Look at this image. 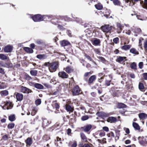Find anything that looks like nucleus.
I'll use <instances>...</instances> for the list:
<instances>
[{"mask_svg":"<svg viewBox=\"0 0 147 147\" xmlns=\"http://www.w3.org/2000/svg\"><path fill=\"white\" fill-rule=\"evenodd\" d=\"M80 138L84 142H88L87 138L85 134L83 132H81L80 134Z\"/></svg>","mask_w":147,"mask_h":147,"instance_id":"obj_29","label":"nucleus"},{"mask_svg":"<svg viewBox=\"0 0 147 147\" xmlns=\"http://www.w3.org/2000/svg\"><path fill=\"white\" fill-rule=\"evenodd\" d=\"M24 79L27 80H30L32 79V77L27 74L24 75Z\"/></svg>","mask_w":147,"mask_h":147,"instance_id":"obj_49","label":"nucleus"},{"mask_svg":"<svg viewBox=\"0 0 147 147\" xmlns=\"http://www.w3.org/2000/svg\"><path fill=\"white\" fill-rule=\"evenodd\" d=\"M123 26L120 23L117 22L116 23V27H113V28L116 30L117 33L119 34L121 33L123 30Z\"/></svg>","mask_w":147,"mask_h":147,"instance_id":"obj_10","label":"nucleus"},{"mask_svg":"<svg viewBox=\"0 0 147 147\" xmlns=\"http://www.w3.org/2000/svg\"><path fill=\"white\" fill-rule=\"evenodd\" d=\"M15 126V124L13 123H9L7 125V128L8 129H12Z\"/></svg>","mask_w":147,"mask_h":147,"instance_id":"obj_53","label":"nucleus"},{"mask_svg":"<svg viewBox=\"0 0 147 147\" xmlns=\"http://www.w3.org/2000/svg\"><path fill=\"white\" fill-rule=\"evenodd\" d=\"M71 144V147H76L77 146V142L76 140H74L73 142H72L70 141L69 143V145Z\"/></svg>","mask_w":147,"mask_h":147,"instance_id":"obj_40","label":"nucleus"},{"mask_svg":"<svg viewBox=\"0 0 147 147\" xmlns=\"http://www.w3.org/2000/svg\"><path fill=\"white\" fill-rule=\"evenodd\" d=\"M107 121L110 123H114L117 121V119L116 117H109L107 118Z\"/></svg>","mask_w":147,"mask_h":147,"instance_id":"obj_24","label":"nucleus"},{"mask_svg":"<svg viewBox=\"0 0 147 147\" xmlns=\"http://www.w3.org/2000/svg\"><path fill=\"white\" fill-rule=\"evenodd\" d=\"M131 68L134 70H136L137 69V66L136 63L134 62L132 63L130 65Z\"/></svg>","mask_w":147,"mask_h":147,"instance_id":"obj_39","label":"nucleus"},{"mask_svg":"<svg viewBox=\"0 0 147 147\" xmlns=\"http://www.w3.org/2000/svg\"><path fill=\"white\" fill-rule=\"evenodd\" d=\"M1 94L2 96H6L8 94V92L7 90L2 91L1 92Z\"/></svg>","mask_w":147,"mask_h":147,"instance_id":"obj_48","label":"nucleus"},{"mask_svg":"<svg viewBox=\"0 0 147 147\" xmlns=\"http://www.w3.org/2000/svg\"><path fill=\"white\" fill-rule=\"evenodd\" d=\"M8 57L3 54H0V59L2 60H7L8 59Z\"/></svg>","mask_w":147,"mask_h":147,"instance_id":"obj_41","label":"nucleus"},{"mask_svg":"<svg viewBox=\"0 0 147 147\" xmlns=\"http://www.w3.org/2000/svg\"><path fill=\"white\" fill-rule=\"evenodd\" d=\"M42 127L45 128L48 127L51 123V121L46 118H42Z\"/></svg>","mask_w":147,"mask_h":147,"instance_id":"obj_13","label":"nucleus"},{"mask_svg":"<svg viewBox=\"0 0 147 147\" xmlns=\"http://www.w3.org/2000/svg\"><path fill=\"white\" fill-rule=\"evenodd\" d=\"M36 57L40 60H43L46 59L47 56L45 54H38L36 55Z\"/></svg>","mask_w":147,"mask_h":147,"instance_id":"obj_32","label":"nucleus"},{"mask_svg":"<svg viewBox=\"0 0 147 147\" xmlns=\"http://www.w3.org/2000/svg\"><path fill=\"white\" fill-rule=\"evenodd\" d=\"M62 25H60L59 24H58V26H57V28L58 29H60L61 30H63L65 29V28H64L63 26H64L65 24H62Z\"/></svg>","mask_w":147,"mask_h":147,"instance_id":"obj_50","label":"nucleus"},{"mask_svg":"<svg viewBox=\"0 0 147 147\" xmlns=\"http://www.w3.org/2000/svg\"><path fill=\"white\" fill-rule=\"evenodd\" d=\"M5 66L7 68H12L13 67L12 64L10 62H7L5 63Z\"/></svg>","mask_w":147,"mask_h":147,"instance_id":"obj_52","label":"nucleus"},{"mask_svg":"<svg viewBox=\"0 0 147 147\" xmlns=\"http://www.w3.org/2000/svg\"><path fill=\"white\" fill-rule=\"evenodd\" d=\"M63 70H65L66 73L70 74L74 71V69L72 67L68 66L65 68H64Z\"/></svg>","mask_w":147,"mask_h":147,"instance_id":"obj_20","label":"nucleus"},{"mask_svg":"<svg viewBox=\"0 0 147 147\" xmlns=\"http://www.w3.org/2000/svg\"><path fill=\"white\" fill-rule=\"evenodd\" d=\"M26 146H30L33 143V140L32 138L28 137L26 140H25Z\"/></svg>","mask_w":147,"mask_h":147,"instance_id":"obj_26","label":"nucleus"},{"mask_svg":"<svg viewBox=\"0 0 147 147\" xmlns=\"http://www.w3.org/2000/svg\"><path fill=\"white\" fill-rule=\"evenodd\" d=\"M4 105L2 107L4 109L9 110L11 109L13 107V104L12 102L10 101L5 102Z\"/></svg>","mask_w":147,"mask_h":147,"instance_id":"obj_8","label":"nucleus"},{"mask_svg":"<svg viewBox=\"0 0 147 147\" xmlns=\"http://www.w3.org/2000/svg\"><path fill=\"white\" fill-rule=\"evenodd\" d=\"M139 143L141 145L144 146L147 144L146 139L143 136H139L138 138Z\"/></svg>","mask_w":147,"mask_h":147,"instance_id":"obj_12","label":"nucleus"},{"mask_svg":"<svg viewBox=\"0 0 147 147\" xmlns=\"http://www.w3.org/2000/svg\"><path fill=\"white\" fill-rule=\"evenodd\" d=\"M58 76L62 79H67L69 77V75L66 72L64 71H62L59 72L58 73Z\"/></svg>","mask_w":147,"mask_h":147,"instance_id":"obj_15","label":"nucleus"},{"mask_svg":"<svg viewBox=\"0 0 147 147\" xmlns=\"http://www.w3.org/2000/svg\"><path fill=\"white\" fill-rule=\"evenodd\" d=\"M16 96V99L18 101H21L23 99V95L20 93H17Z\"/></svg>","mask_w":147,"mask_h":147,"instance_id":"obj_28","label":"nucleus"},{"mask_svg":"<svg viewBox=\"0 0 147 147\" xmlns=\"http://www.w3.org/2000/svg\"><path fill=\"white\" fill-rule=\"evenodd\" d=\"M97 58L99 60L103 63L108 65L109 63L108 61L106 60L102 56H98Z\"/></svg>","mask_w":147,"mask_h":147,"instance_id":"obj_25","label":"nucleus"},{"mask_svg":"<svg viewBox=\"0 0 147 147\" xmlns=\"http://www.w3.org/2000/svg\"><path fill=\"white\" fill-rule=\"evenodd\" d=\"M31 18L35 22H39L42 21L47 20V18L49 19V16L44 15L42 16L40 14L32 15L31 16Z\"/></svg>","mask_w":147,"mask_h":147,"instance_id":"obj_2","label":"nucleus"},{"mask_svg":"<svg viewBox=\"0 0 147 147\" xmlns=\"http://www.w3.org/2000/svg\"><path fill=\"white\" fill-rule=\"evenodd\" d=\"M126 44V42L124 43V45L122 46L121 48L122 50L127 51L129 50L131 48V45H125Z\"/></svg>","mask_w":147,"mask_h":147,"instance_id":"obj_34","label":"nucleus"},{"mask_svg":"<svg viewBox=\"0 0 147 147\" xmlns=\"http://www.w3.org/2000/svg\"><path fill=\"white\" fill-rule=\"evenodd\" d=\"M13 47L10 45H8L5 47L3 49L4 52L5 53L11 52L13 50Z\"/></svg>","mask_w":147,"mask_h":147,"instance_id":"obj_22","label":"nucleus"},{"mask_svg":"<svg viewBox=\"0 0 147 147\" xmlns=\"http://www.w3.org/2000/svg\"><path fill=\"white\" fill-rule=\"evenodd\" d=\"M93 145L91 144H84L83 147H93Z\"/></svg>","mask_w":147,"mask_h":147,"instance_id":"obj_64","label":"nucleus"},{"mask_svg":"<svg viewBox=\"0 0 147 147\" xmlns=\"http://www.w3.org/2000/svg\"><path fill=\"white\" fill-rule=\"evenodd\" d=\"M132 126L135 130H140V127L138 123L134 122L132 123Z\"/></svg>","mask_w":147,"mask_h":147,"instance_id":"obj_31","label":"nucleus"},{"mask_svg":"<svg viewBox=\"0 0 147 147\" xmlns=\"http://www.w3.org/2000/svg\"><path fill=\"white\" fill-rule=\"evenodd\" d=\"M51 139L50 135L45 134L42 137V139L44 141L46 142Z\"/></svg>","mask_w":147,"mask_h":147,"instance_id":"obj_35","label":"nucleus"},{"mask_svg":"<svg viewBox=\"0 0 147 147\" xmlns=\"http://www.w3.org/2000/svg\"><path fill=\"white\" fill-rule=\"evenodd\" d=\"M86 2L89 5L93 4V2H95V0H87Z\"/></svg>","mask_w":147,"mask_h":147,"instance_id":"obj_63","label":"nucleus"},{"mask_svg":"<svg viewBox=\"0 0 147 147\" xmlns=\"http://www.w3.org/2000/svg\"><path fill=\"white\" fill-rule=\"evenodd\" d=\"M139 88L141 91L144 89V87L143 84L141 82H140L139 84Z\"/></svg>","mask_w":147,"mask_h":147,"instance_id":"obj_56","label":"nucleus"},{"mask_svg":"<svg viewBox=\"0 0 147 147\" xmlns=\"http://www.w3.org/2000/svg\"><path fill=\"white\" fill-rule=\"evenodd\" d=\"M9 121H13L15 119V117L14 115H12L9 117Z\"/></svg>","mask_w":147,"mask_h":147,"instance_id":"obj_51","label":"nucleus"},{"mask_svg":"<svg viewBox=\"0 0 147 147\" xmlns=\"http://www.w3.org/2000/svg\"><path fill=\"white\" fill-rule=\"evenodd\" d=\"M106 138H103L102 140H100L98 139L97 141L100 143L101 144H106L107 143L106 141Z\"/></svg>","mask_w":147,"mask_h":147,"instance_id":"obj_44","label":"nucleus"},{"mask_svg":"<svg viewBox=\"0 0 147 147\" xmlns=\"http://www.w3.org/2000/svg\"><path fill=\"white\" fill-rule=\"evenodd\" d=\"M65 109L68 112H73L74 110V107L67 104L65 105Z\"/></svg>","mask_w":147,"mask_h":147,"instance_id":"obj_30","label":"nucleus"},{"mask_svg":"<svg viewBox=\"0 0 147 147\" xmlns=\"http://www.w3.org/2000/svg\"><path fill=\"white\" fill-rule=\"evenodd\" d=\"M115 136L114 133L112 131H110L107 134V136L109 138L110 141L112 140V138H115V142H116L119 139V137L120 135V131L119 130H116L115 131Z\"/></svg>","mask_w":147,"mask_h":147,"instance_id":"obj_3","label":"nucleus"},{"mask_svg":"<svg viewBox=\"0 0 147 147\" xmlns=\"http://www.w3.org/2000/svg\"><path fill=\"white\" fill-rule=\"evenodd\" d=\"M103 13L104 14V16L107 18L109 17L110 14L109 11L107 9L105 10L104 11H103Z\"/></svg>","mask_w":147,"mask_h":147,"instance_id":"obj_43","label":"nucleus"},{"mask_svg":"<svg viewBox=\"0 0 147 147\" xmlns=\"http://www.w3.org/2000/svg\"><path fill=\"white\" fill-rule=\"evenodd\" d=\"M92 125L90 124H87L83 127L78 128V129L80 131H83L88 134H90L92 130Z\"/></svg>","mask_w":147,"mask_h":147,"instance_id":"obj_6","label":"nucleus"},{"mask_svg":"<svg viewBox=\"0 0 147 147\" xmlns=\"http://www.w3.org/2000/svg\"><path fill=\"white\" fill-rule=\"evenodd\" d=\"M60 43L61 46L62 47H65L67 46H71V44L70 42L68 40H63L60 41Z\"/></svg>","mask_w":147,"mask_h":147,"instance_id":"obj_21","label":"nucleus"},{"mask_svg":"<svg viewBox=\"0 0 147 147\" xmlns=\"http://www.w3.org/2000/svg\"><path fill=\"white\" fill-rule=\"evenodd\" d=\"M71 91L74 96H78L83 94L81 88L78 85L74 86L71 90Z\"/></svg>","mask_w":147,"mask_h":147,"instance_id":"obj_4","label":"nucleus"},{"mask_svg":"<svg viewBox=\"0 0 147 147\" xmlns=\"http://www.w3.org/2000/svg\"><path fill=\"white\" fill-rule=\"evenodd\" d=\"M102 30L104 32L108 33L112 29V26L107 25L101 27Z\"/></svg>","mask_w":147,"mask_h":147,"instance_id":"obj_14","label":"nucleus"},{"mask_svg":"<svg viewBox=\"0 0 147 147\" xmlns=\"http://www.w3.org/2000/svg\"><path fill=\"white\" fill-rule=\"evenodd\" d=\"M96 115L98 117L103 118L108 117L109 116V114L101 111H98L96 113Z\"/></svg>","mask_w":147,"mask_h":147,"instance_id":"obj_17","label":"nucleus"},{"mask_svg":"<svg viewBox=\"0 0 147 147\" xmlns=\"http://www.w3.org/2000/svg\"><path fill=\"white\" fill-rule=\"evenodd\" d=\"M89 118V116L87 115H85L82 116L81 119L82 121H85L88 120Z\"/></svg>","mask_w":147,"mask_h":147,"instance_id":"obj_55","label":"nucleus"},{"mask_svg":"<svg viewBox=\"0 0 147 147\" xmlns=\"http://www.w3.org/2000/svg\"><path fill=\"white\" fill-rule=\"evenodd\" d=\"M113 41L115 44H117L119 42V40L118 37H117L113 39Z\"/></svg>","mask_w":147,"mask_h":147,"instance_id":"obj_58","label":"nucleus"},{"mask_svg":"<svg viewBox=\"0 0 147 147\" xmlns=\"http://www.w3.org/2000/svg\"><path fill=\"white\" fill-rule=\"evenodd\" d=\"M111 80H106L105 81V85L107 86H109L111 82Z\"/></svg>","mask_w":147,"mask_h":147,"instance_id":"obj_57","label":"nucleus"},{"mask_svg":"<svg viewBox=\"0 0 147 147\" xmlns=\"http://www.w3.org/2000/svg\"><path fill=\"white\" fill-rule=\"evenodd\" d=\"M110 92H111L113 97H118L122 93V91L118 89V88L115 86L111 87Z\"/></svg>","mask_w":147,"mask_h":147,"instance_id":"obj_5","label":"nucleus"},{"mask_svg":"<svg viewBox=\"0 0 147 147\" xmlns=\"http://www.w3.org/2000/svg\"><path fill=\"white\" fill-rule=\"evenodd\" d=\"M92 44L95 46H100L101 41L98 38H94L91 41Z\"/></svg>","mask_w":147,"mask_h":147,"instance_id":"obj_19","label":"nucleus"},{"mask_svg":"<svg viewBox=\"0 0 147 147\" xmlns=\"http://www.w3.org/2000/svg\"><path fill=\"white\" fill-rule=\"evenodd\" d=\"M127 57H125L119 56L117 57L116 60V62L120 63H121V62L123 61H126Z\"/></svg>","mask_w":147,"mask_h":147,"instance_id":"obj_27","label":"nucleus"},{"mask_svg":"<svg viewBox=\"0 0 147 147\" xmlns=\"http://www.w3.org/2000/svg\"><path fill=\"white\" fill-rule=\"evenodd\" d=\"M93 73V71H90L89 72H86L84 75V77H88L91 74H92V73Z\"/></svg>","mask_w":147,"mask_h":147,"instance_id":"obj_59","label":"nucleus"},{"mask_svg":"<svg viewBox=\"0 0 147 147\" xmlns=\"http://www.w3.org/2000/svg\"><path fill=\"white\" fill-rule=\"evenodd\" d=\"M20 90L21 92L24 93L28 94L32 92L30 89L23 86H21Z\"/></svg>","mask_w":147,"mask_h":147,"instance_id":"obj_18","label":"nucleus"},{"mask_svg":"<svg viewBox=\"0 0 147 147\" xmlns=\"http://www.w3.org/2000/svg\"><path fill=\"white\" fill-rule=\"evenodd\" d=\"M80 115V113H77L76 111H74V113L72 114L70 116L71 117L70 120L73 123L75 122L77 120V117H79Z\"/></svg>","mask_w":147,"mask_h":147,"instance_id":"obj_11","label":"nucleus"},{"mask_svg":"<svg viewBox=\"0 0 147 147\" xmlns=\"http://www.w3.org/2000/svg\"><path fill=\"white\" fill-rule=\"evenodd\" d=\"M30 74L32 76H35L37 74V71L36 70H31L30 72Z\"/></svg>","mask_w":147,"mask_h":147,"instance_id":"obj_46","label":"nucleus"},{"mask_svg":"<svg viewBox=\"0 0 147 147\" xmlns=\"http://www.w3.org/2000/svg\"><path fill=\"white\" fill-rule=\"evenodd\" d=\"M51 22L53 24L55 25H58L59 24L61 23V22L60 20L58 19H53L51 20Z\"/></svg>","mask_w":147,"mask_h":147,"instance_id":"obj_36","label":"nucleus"},{"mask_svg":"<svg viewBox=\"0 0 147 147\" xmlns=\"http://www.w3.org/2000/svg\"><path fill=\"white\" fill-rule=\"evenodd\" d=\"M31 85L32 86L36 88L39 89H44V86L41 84L31 82Z\"/></svg>","mask_w":147,"mask_h":147,"instance_id":"obj_16","label":"nucleus"},{"mask_svg":"<svg viewBox=\"0 0 147 147\" xmlns=\"http://www.w3.org/2000/svg\"><path fill=\"white\" fill-rule=\"evenodd\" d=\"M84 56L89 61H92V62H94V61L92 59V58L91 57L87 54L86 53H84Z\"/></svg>","mask_w":147,"mask_h":147,"instance_id":"obj_47","label":"nucleus"},{"mask_svg":"<svg viewBox=\"0 0 147 147\" xmlns=\"http://www.w3.org/2000/svg\"><path fill=\"white\" fill-rule=\"evenodd\" d=\"M113 2L115 5H120L121 3L119 0H113Z\"/></svg>","mask_w":147,"mask_h":147,"instance_id":"obj_54","label":"nucleus"},{"mask_svg":"<svg viewBox=\"0 0 147 147\" xmlns=\"http://www.w3.org/2000/svg\"><path fill=\"white\" fill-rule=\"evenodd\" d=\"M41 102V100L40 99H38L35 101V104L37 106L40 105Z\"/></svg>","mask_w":147,"mask_h":147,"instance_id":"obj_62","label":"nucleus"},{"mask_svg":"<svg viewBox=\"0 0 147 147\" xmlns=\"http://www.w3.org/2000/svg\"><path fill=\"white\" fill-rule=\"evenodd\" d=\"M135 15H136V17L138 19L141 20H143V17L142 16H141L139 14L137 15L136 13L134 14Z\"/></svg>","mask_w":147,"mask_h":147,"instance_id":"obj_61","label":"nucleus"},{"mask_svg":"<svg viewBox=\"0 0 147 147\" xmlns=\"http://www.w3.org/2000/svg\"><path fill=\"white\" fill-rule=\"evenodd\" d=\"M130 52L135 55H138L139 54V52L135 48H133L130 50Z\"/></svg>","mask_w":147,"mask_h":147,"instance_id":"obj_37","label":"nucleus"},{"mask_svg":"<svg viewBox=\"0 0 147 147\" xmlns=\"http://www.w3.org/2000/svg\"><path fill=\"white\" fill-rule=\"evenodd\" d=\"M94 6L96 9L98 10L102 9L103 8L102 5L100 3H98L97 4L95 5Z\"/></svg>","mask_w":147,"mask_h":147,"instance_id":"obj_38","label":"nucleus"},{"mask_svg":"<svg viewBox=\"0 0 147 147\" xmlns=\"http://www.w3.org/2000/svg\"><path fill=\"white\" fill-rule=\"evenodd\" d=\"M53 107L55 108L56 110L58 111V110L60 106L59 104L57 102H55L53 104Z\"/></svg>","mask_w":147,"mask_h":147,"instance_id":"obj_42","label":"nucleus"},{"mask_svg":"<svg viewBox=\"0 0 147 147\" xmlns=\"http://www.w3.org/2000/svg\"><path fill=\"white\" fill-rule=\"evenodd\" d=\"M23 49L25 51L28 53H32L34 52V51L30 48L28 47H24Z\"/></svg>","mask_w":147,"mask_h":147,"instance_id":"obj_33","label":"nucleus"},{"mask_svg":"<svg viewBox=\"0 0 147 147\" xmlns=\"http://www.w3.org/2000/svg\"><path fill=\"white\" fill-rule=\"evenodd\" d=\"M96 79V76L95 75L91 76L88 80L87 79H85V80L87 81V83L89 85H91L94 84Z\"/></svg>","mask_w":147,"mask_h":147,"instance_id":"obj_9","label":"nucleus"},{"mask_svg":"<svg viewBox=\"0 0 147 147\" xmlns=\"http://www.w3.org/2000/svg\"><path fill=\"white\" fill-rule=\"evenodd\" d=\"M44 65L48 67L49 69L51 72H53L56 71L59 67V63L58 62L55 61L50 63L45 62Z\"/></svg>","mask_w":147,"mask_h":147,"instance_id":"obj_1","label":"nucleus"},{"mask_svg":"<svg viewBox=\"0 0 147 147\" xmlns=\"http://www.w3.org/2000/svg\"><path fill=\"white\" fill-rule=\"evenodd\" d=\"M139 117L140 120H144L147 119V114L144 113H140L138 115Z\"/></svg>","mask_w":147,"mask_h":147,"instance_id":"obj_23","label":"nucleus"},{"mask_svg":"<svg viewBox=\"0 0 147 147\" xmlns=\"http://www.w3.org/2000/svg\"><path fill=\"white\" fill-rule=\"evenodd\" d=\"M126 106L125 104L122 103H118L117 105V107L119 109L125 108Z\"/></svg>","mask_w":147,"mask_h":147,"instance_id":"obj_45","label":"nucleus"},{"mask_svg":"<svg viewBox=\"0 0 147 147\" xmlns=\"http://www.w3.org/2000/svg\"><path fill=\"white\" fill-rule=\"evenodd\" d=\"M36 44L38 45L36 49L42 50L45 48L46 45L44 41L40 39H38L35 41Z\"/></svg>","mask_w":147,"mask_h":147,"instance_id":"obj_7","label":"nucleus"},{"mask_svg":"<svg viewBox=\"0 0 147 147\" xmlns=\"http://www.w3.org/2000/svg\"><path fill=\"white\" fill-rule=\"evenodd\" d=\"M36 112L37 110L36 109L34 108L32 110L31 114L32 116H34L36 114Z\"/></svg>","mask_w":147,"mask_h":147,"instance_id":"obj_60","label":"nucleus"}]
</instances>
